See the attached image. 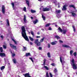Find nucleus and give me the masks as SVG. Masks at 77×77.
I'll list each match as a JSON object with an SVG mask.
<instances>
[{
    "mask_svg": "<svg viewBox=\"0 0 77 77\" xmlns=\"http://www.w3.org/2000/svg\"><path fill=\"white\" fill-rule=\"evenodd\" d=\"M0 22H2V21H0Z\"/></svg>",
    "mask_w": 77,
    "mask_h": 77,
    "instance_id": "nucleus-63",
    "label": "nucleus"
},
{
    "mask_svg": "<svg viewBox=\"0 0 77 77\" xmlns=\"http://www.w3.org/2000/svg\"><path fill=\"white\" fill-rule=\"evenodd\" d=\"M32 13V14H34V13H36V11L34 10H33L32 9L30 11Z\"/></svg>",
    "mask_w": 77,
    "mask_h": 77,
    "instance_id": "nucleus-17",
    "label": "nucleus"
},
{
    "mask_svg": "<svg viewBox=\"0 0 77 77\" xmlns=\"http://www.w3.org/2000/svg\"><path fill=\"white\" fill-rule=\"evenodd\" d=\"M23 11H25V12H26V8L25 7L23 8Z\"/></svg>",
    "mask_w": 77,
    "mask_h": 77,
    "instance_id": "nucleus-41",
    "label": "nucleus"
},
{
    "mask_svg": "<svg viewBox=\"0 0 77 77\" xmlns=\"http://www.w3.org/2000/svg\"><path fill=\"white\" fill-rule=\"evenodd\" d=\"M22 33V35L25 39L26 41H27L28 42H29V39L28 37L27 36L26 33V29H25V27L24 26H23L21 27Z\"/></svg>",
    "mask_w": 77,
    "mask_h": 77,
    "instance_id": "nucleus-1",
    "label": "nucleus"
},
{
    "mask_svg": "<svg viewBox=\"0 0 77 77\" xmlns=\"http://www.w3.org/2000/svg\"><path fill=\"white\" fill-rule=\"evenodd\" d=\"M7 24H8V26H9V20H8V19H7Z\"/></svg>",
    "mask_w": 77,
    "mask_h": 77,
    "instance_id": "nucleus-30",
    "label": "nucleus"
},
{
    "mask_svg": "<svg viewBox=\"0 0 77 77\" xmlns=\"http://www.w3.org/2000/svg\"><path fill=\"white\" fill-rule=\"evenodd\" d=\"M13 61L14 63H17V61H16V59H13Z\"/></svg>",
    "mask_w": 77,
    "mask_h": 77,
    "instance_id": "nucleus-24",
    "label": "nucleus"
},
{
    "mask_svg": "<svg viewBox=\"0 0 77 77\" xmlns=\"http://www.w3.org/2000/svg\"><path fill=\"white\" fill-rule=\"evenodd\" d=\"M58 8H60V5H59Z\"/></svg>",
    "mask_w": 77,
    "mask_h": 77,
    "instance_id": "nucleus-59",
    "label": "nucleus"
},
{
    "mask_svg": "<svg viewBox=\"0 0 77 77\" xmlns=\"http://www.w3.org/2000/svg\"><path fill=\"white\" fill-rule=\"evenodd\" d=\"M0 51L1 53H2L3 51V48L2 47H0Z\"/></svg>",
    "mask_w": 77,
    "mask_h": 77,
    "instance_id": "nucleus-26",
    "label": "nucleus"
},
{
    "mask_svg": "<svg viewBox=\"0 0 77 77\" xmlns=\"http://www.w3.org/2000/svg\"><path fill=\"white\" fill-rule=\"evenodd\" d=\"M73 55H74V56L75 57L77 56V52H75L73 54Z\"/></svg>",
    "mask_w": 77,
    "mask_h": 77,
    "instance_id": "nucleus-38",
    "label": "nucleus"
},
{
    "mask_svg": "<svg viewBox=\"0 0 77 77\" xmlns=\"http://www.w3.org/2000/svg\"><path fill=\"white\" fill-rule=\"evenodd\" d=\"M51 24H50V23H48L47 24H46L45 25V27H49V26H50V25Z\"/></svg>",
    "mask_w": 77,
    "mask_h": 77,
    "instance_id": "nucleus-22",
    "label": "nucleus"
},
{
    "mask_svg": "<svg viewBox=\"0 0 77 77\" xmlns=\"http://www.w3.org/2000/svg\"><path fill=\"white\" fill-rule=\"evenodd\" d=\"M62 47H65L66 48H71L69 45H62Z\"/></svg>",
    "mask_w": 77,
    "mask_h": 77,
    "instance_id": "nucleus-7",
    "label": "nucleus"
},
{
    "mask_svg": "<svg viewBox=\"0 0 77 77\" xmlns=\"http://www.w3.org/2000/svg\"><path fill=\"white\" fill-rule=\"evenodd\" d=\"M72 53H73V51H70V55H72Z\"/></svg>",
    "mask_w": 77,
    "mask_h": 77,
    "instance_id": "nucleus-36",
    "label": "nucleus"
},
{
    "mask_svg": "<svg viewBox=\"0 0 77 77\" xmlns=\"http://www.w3.org/2000/svg\"><path fill=\"white\" fill-rule=\"evenodd\" d=\"M23 20L25 23H26V22H27V20H26V15H24Z\"/></svg>",
    "mask_w": 77,
    "mask_h": 77,
    "instance_id": "nucleus-10",
    "label": "nucleus"
},
{
    "mask_svg": "<svg viewBox=\"0 0 77 77\" xmlns=\"http://www.w3.org/2000/svg\"><path fill=\"white\" fill-rule=\"evenodd\" d=\"M54 73H56V72H57V69L56 68L54 69Z\"/></svg>",
    "mask_w": 77,
    "mask_h": 77,
    "instance_id": "nucleus-33",
    "label": "nucleus"
},
{
    "mask_svg": "<svg viewBox=\"0 0 77 77\" xmlns=\"http://www.w3.org/2000/svg\"><path fill=\"white\" fill-rule=\"evenodd\" d=\"M59 42L60 43H63V42L61 40H59Z\"/></svg>",
    "mask_w": 77,
    "mask_h": 77,
    "instance_id": "nucleus-43",
    "label": "nucleus"
},
{
    "mask_svg": "<svg viewBox=\"0 0 77 77\" xmlns=\"http://www.w3.org/2000/svg\"><path fill=\"white\" fill-rule=\"evenodd\" d=\"M5 68V66H3L1 68V70H3V69H4Z\"/></svg>",
    "mask_w": 77,
    "mask_h": 77,
    "instance_id": "nucleus-27",
    "label": "nucleus"
},
{
    "mask_svg": "<svg viewBox=\"0 0 77 77\" xmlns=\"http://www.w3.org/2000/svg\"><path fill=\"white\" fill-rule=\"evenodd\" d=\"M63 34H66V32H67V30L66 29H63Z\"/></svg>",
    "mask_w": 77,
    "mask_h": 77,
    "instance_id": "nucleus-20",
    "label": "nucleus"
},
{
    "mask_svg": "<svg viewBox=\"0 0 77 77\" xmlns=\"http://www.w3.org/2000/svg\"><path fill=\"white\" fill-rule=\"evenodd\" d=\"M25 56L26 57L29 56H30V53H26Z\"/></svg>",
    "mask_w": 77,
    "mask_h": 77,
    "instance_id": "nucleus-19",
    "label": "nucleus"
},
{
    "mask_svg": "<svg viewBox=\"0 0 77 77\" xmlns=\"http://www.w3.org/2000/svg\"><path fill=\"white\" fill-rule=\"evenodd\" d=\"M3 48H6V46L5 45H3Z\"/></svg>",
    "mask_w": 77,
    "mask_h": 77,
    "instance_id": "nucleus-45",
    "label": "nucleus"
},
{
    "mask_svg": "<svg viewBox=\"0 0 77 77\" xmlns=\"http://www.w3.org/2000/svg\"><path fill=\"white\" fill-rule=\"evenodd\" d=\"M15 56V54H12V57H14Z\"/></svg>",
    "mask_w": 77,
    "mask_h": 77,
    "instance_id": "nucleus-49",
    "label": "nucleus"
},
{
    "mask_svg": "<svg viewBox=\"0 0 77 77\" xmlns=\"http://www.w3.org/2000/svg\"><path fill=\"white\" fill-rule=\"evenodd\" d=\"M25 1L26 2V3L27 5H28V7H29L30 6V4L29 3V1L27 0H25Z\"/></svg>",
    "mask_w": 77,
    "mask_h": 77,
    "instance_id": "nucleus-16",
    "label": "nucleus"
},
{
    "mask_svg": "<svg viewBox=\"0 0 77 77\" xmlns=\"http://www.w3.org/2000/svg\"><path fill=\"white\" fill-rule=\"evenodd\" d=\"M29 34H30V32H29Z\"/></svg>",
    "mask_w": 77,
    "mask_h": 77,
    "instance_id": "nucleus-61",
    "label": "nucleus"
},
{
    "mask_svg": "<svg viewBox=\"0 0 77 77\" xmlns=\"http://www.w3.org/2000/svg\"><path fill=\"white\" fill-rule=\"evenodd\" d=\"M60 60L61 63H62L63 61H62V57H60Z\"/></svg>",
    "mask_w": 77,
    "mask_h": 77,
    "instance_id": "nucleus-39",
    "label": "nucleus"
},
{
    "mask_svg": "<svg viewBox=\"0 0 77 77\" xmlns=\"http://www.w3.org/2000/svg\"><path fill=\"white\" fill-rule=\"evenodd\" d=\"M0 56L1 57H6V54L5 53H0Z\"/></svg>",
    "mask_w": 77,
    "mask_h": 77,
    "instance_id": "nucleus-8",
    "label": "nucleus"
},
{
    "mask_svg": "<svg viewBox=\"0 0 77 77\" xmlns=\"http://www.w3.org/2000/svg\"><path fill=\"white\" fill-rule=\"evenodd\" d=\"M48 48H50V44L48 43Z\"/></svg>",
    "mask_w": 77,
    "mask_h": 77,
    "instance_id": "nucleus-46",
    "label": "nucleus"
},
{
    "mask_svg": "<svg viewBox=\"0 0 77 77\" xmlns=\"http://www.w3.org/2000/svg\"><path fill=\"white\" fill-rule=\"evenodd\" d=\"M51 65L53 66H55V64L54 63H52Z\"/></svg>",
    "mask_w": 77,
    "mask_h": 77,
    "instance_id": "nucleus-42",
    "label": "nucleus"
},
{
    "mask_svg": "<svg viewBox=\"0 0 77 77\" xmlns=\"http://www.w3.org/2000/svg\"><path fill=\"white\" fill-rule=\"evenodd\" d=\"M69 8H74V9L75 10L76 8L74 6V5H69Z\"/></svg>",
    "mask_w": 77,
    "mask_h": 77,
    "instance_id": "nucleus-13",
    "label": "nucleus"
},
{
    "mask_svg": "<svg viewBox=\"0 0 77 77\" xmlns=\"http://www.w3.org/2000/svg\"><path fill=\"white\" fill-rule=\"evenodd\" d=\"M36 38H40V36H36Z\"/></svg>",
    "mask_w": 77,
    "mask_h": 77,
    "instance_id": "nucleus-50",
    "label": "nucleus"
},
{
    "mask_svg": "<svg viewBox=\"0 0 77 77\" xmlns=\"http://www.w3.org/2000/svg\"><path fill=\"white\" fill-rule=\"evenodd\" d=\"M10 47H11V48L14 49V50H17V46L14 45H12L11 44H10Z\"/></svg>",
    "mask_w": 77,
    "mask_h": 77,
    "instance_id": "nucleus-4",
    "label": "nucleus"
},
{
    "mask_svg": "<svg viewBox=\"0 0 77 77\" xmlns=\"http://www.w3.org/2000/svg\"><path fill=\"white\" fill-rule=\"evenodd\" d=\"M1 25H2V23H1Z\"/></svg>",
    "mask_w": 77,
    "mask_h": 77,
    "instance_id": "nucleus-64",
    "label": "nucleus"
},
{
    "mask_svg": "<svg viewBox=\"0 0 77 77\" xmlns=\"http://www.w3.org/2000/svg\"><path fill=\"white\" fill-rule=\"evenodd\" d=\"M1 38L2 39H3V35H1Z\"/></svg>",
    "mask_w": 77,
    "mask_h": 77,
    "instance_id": "nucleus-51",
    "label": "nucleus"
},
{
    "mask_svg": "<svg viewBox=\"0 0 77 77\" xmlns=\"http://www.w3.org/2000/svg\"><path fill=\"white\" fill-rule=\"evenodd\" d=\"M2 12L3 14H5V7L4 5H2Z\"/></svg>",
    "mask_w": 77,
    "mask_h": 77,
    "instance_id": "nucleus-5",
    "label": "nucleus"
},
{
    "mask_svg": "<svg viewBox=\"0 0 77 77\" xmlns=\"http://www.w3.org/2000/svg\"><path fill=\"white\" fill-rule=\"evenodd\" d=\"M44 67L46 69V70H48V67L45 66H44Z\"/></svg>",
    "mask_w": 77,
    "mask_h": 77,
    "instance_id": "nucleus-34",
    "label": "nucleus"
},
{
    "mask_svg": "<svg viewBox=\"0 0 77 77\" xmlns=\"http://www.w3.org/2000/svg\"><path fill=\"white\" fill-rule=\"evenodd\" d=\"M46 62V60L45 59H44V63H43V65L44 66L45 65V62Z\"/></svg>",
    "mask_w": 77,
    "mask_h": 77,
    "instance_id": "nucleus-32",
    "label": "nucleus"
},
{
    "mask_svg": "<svg viewBox=\"0 0 77 77\" xmlns=\"http://www.w3.org/2000/svg\"><path fill=\"white\" fill-rule=\"evenodd\" d=\"M51 9V7L49 8H45L43 9V11L44 12H45V11H50V10Z\"/></svg>",
    "mask_w": 77,
    "mask_h": 77,
    "instance_id": "nucleus-6",
    "label": "nucleus"
},
{
    "mask_svg": "<svg viewBox=\"0 0 77 77\" xmlns=\"http://www.w3.org/2000/svg\"><path fill=\"white\" fill-rule=\"evenodd\" d=\"M37 34L38 35H39L40 34V33H39V32H37Z\"/></svg>",
    "mask_w": 77,
    "mask_h": 77,
    "instance_id": "nucleus-57",
    "label": "nucleus"
},
{
    "mask_svg": "<svg viewBox=\"0 0 77 77\" xmlns=\"http://www.w3.org/2000/svg\"><path fill=\"white\" fill-rule=\"evenodd\" d=\"M44 39H45V37H43L40 40V42H39V40L38 39H36L35 40L34 43L37 46H41V42H43Z\"/></svg>",
    "mask_w": 77,
    "mask_h": 77,
    "instance_id": "nucleus-2",
    "label": "nucleus"
},
{
    "mask_svg": "<svg viewBox=\"0 0 77 77\" xmlns=\"http://www.w3.org/2000/svg\"><path fill=\"white\" fill-rule=\"evenodd\" d=\"M56 3V2H54V3Z\"/></svg>",
    "mask_w": 77,
    "mask_h": 77,
    "instance_id": "nucleus-62",
    "label": "nucleus"
},
{
    "mask_svg": "<svg viewBox=\"0 0 77 77\" xmlns=\"http://www.w3.org/2000/svg\"><path fill=\"white\" fill-rule=\"evenodd\" d=\"M30 44L31 45H33V43H32V42H30Z\"/></svg>",
    "mask_w": 77,
    "mask_h": 77,
    "instance_id": "nucleus-53",
    "label": "nucleus"
},
{
    "mask_svg": "<svg viewBox=\"0 0 77 77\" xmlns=\"http://www.w3.org/2000/svg\"><path fill=\"white\" fill-rule=\"evenodd\" d=\"M29 38L30 39V41H33V38H32L31 37H29Z\"/></svg>",
    "mask_w": 77,
    "mask_h": 77,
    "instance_id": "nucleus-29",
    "label": "nucleus"
},
{
    "mask_svg": "<svg viewBox=\"0 0 77 77\" xmlns=\"http://www.w3.org/2000/svg\"><path fill=\"white\" fill-rule=\"evenodd\" d=\"M38 22V20L37 19H36L35 20L33 21L34 24H36Z\"/></svg>",
    "mask_w": 77,
    "mask_h": 77,
    "instance_id": "nucleus-12",
    "label": "nucleus"
},
{
    "mask_svg": "<svg viewBox=\"0 0 77 77\" xmlns=\"http://www.w3.org/2000/svg\"><path fill=\"white\" fill-rule=\"evenodd\" d=\"M72 63L71 65L72 66H73V69H76L77 67L76 65L75 64V63H74V60L73 59L72 60Z\"/></svg>",
    "mask_w": 77,
    "mask_h": 77,
    "instance_id": "nucleus-3",
    "label": "nucleus"
},
{
    "mask_svg": "<svg viewBox=\"0 0 77 77\" xmlns=\"http://www.w3.org/2000/svg\"><path fill=\"white\" fill-rule=\"evenodd\" d=\"M29 59L30 60H31V61H32V62H33L34 61L33 60V59L32 57H29Z\"/></svg>",
    "mask_w": 77,
    "mask_h": 77,
    "instance_id": "nucleus-40",
    "label": "nucleus"
},
{
    "mask_svg": "<svg viewBox=\"0 0 77 77\" xmlns=\"http://www.w3.org/2000/svg\"><path fill=\"white\" fill-rule=\"evenodd\" d=\"M31 34L32 35V36H34V33H33V32L32 31H31L30 32Z\"/></svg>",
    "mask_w": 77,
    "mask_h": 77,
    "instance_id": "nucleus-37",
    "label": "nucleus"
},
{
    "mask_svg": "<svg viewBox=\"0 0 77 77\" xmlns=\"http://www.w3.org/2000/svg\"><path fill=\"white\" fill-rule=\"evenodd\" d=\"M31 18L32 20H33V17H31Z\"/></svg>",
    "mask_w": 77,
    "mask_h": 77,
    "instance_id": "nucleus-54",
    "label": "nucleus"
},
{
    "mask_svg": "<svg viewBox=\"0 0 77 77\" xmlns=\"http://www.w3.org/2000/svg\"><path fill=\"white\" fill-rule=\"evenodd\" d=\"M61 12V11H60V10H59L57 11L56 10L55 11V14H59V13H60Z\"/></svg>",
    "mask_w": 77,
    "mask_h": 77,
    "instance_id": "nucleus-14",
    "label": "nucleus"
},
{
    "mask_svg": "<svg viewBox=\"0 0 77 77\" xmlns=\"http://www.w3.org/2000/svg\"><path fill=\"white\" fill-rule=\"evenodd\" d=\"M42 30H44V29H42Z\"/></svg>",
    "mask_w": 77,
    "mask_h": 77,
    "instance_id": "nucleus-60",
    "label": "nucleus"
},
{
    "mask_svg": "<svg viewBox=\"0 0 77 77\" xmlns=\"http://www.w3.org/2000/svg\"><path fill=\"white\" fill-rule=\"evenodd\" d=\"M49 74L50 77H53V75H52V74H51V73H49Z\"/></svg>",
    "mask_w": 77,
    "mask_h": 77,
    "instance_id": "nucleus-47",
    "label": "nucleus"
},
{
    "mask_svg": "<svg viewBox=\"0 0 77 77\" xmlns=\"http://www.w3.org/2000/svg\"><path fill=\"white\" fill-rule=\"evenodd\" d=\"M23 51H26V48L24 46H23Z\"/></svg>",
    "mask_w": 77,
    "mask_h": 77,
    "instance_id": "nucleus-23",
    "label": "nucleus"
},
{
    "mask_svg": "<svg viewBox=\"0 0 77 77\" xmlns=\"http://www.w3.org/2000/svg\"><path fill=\"white\" fill-rule=\"evenodd\" d=\"M11 5H12V7L13 8V9L14 10V3H12Z\"/></svg>",
    "mask_w": 77,
    "mask_h": 77,
    "instance_id": "nucleus-35",
    "label": "nucleus"
},
{
    "mask_svg": "<svg viewBox=\"0 0 77 77\" xmlns=\"http://www.w3.org/2000/svg\"><path fill=\"white\" fill-rule=\"evenodd\" d=\"M55 38H56L58 40L60 39V37L58 35H56L55 36Z\"/></svg>",
    "mask_w": 77,
    "mask_h": 77,
    "instance_id": "nucleus-15",
    "label": "nucleus"
},
{
    "mask_svg": "<svg viewBox=\"0 0 77 77\" xmlns=\"http://www.w3.org/2000/svg\"><path fill=\"white\" fill-rule=\"evenodd\" d=\"M14 42L15 44H17V42H16V41H15V40L14 41Z\"/></svg>",
    "mask_w": 77,
    "mask_h": 77,
    "instance_id": "nucleus-52",
    "label": "nucleus"
},
{
    "mask_svg": "<svg viewBox=\"0 0 77 77\" xmlns=\"http://www.w3.org/2000/svg\"><path fill=\"white\" fill-rule=\"evenodd\" d=\"M12 41H14H14H15V40H14V39H12Z\"/></svg>",
    "mask_w": 77,
    "mask_h": 77,
    "instance_id": "nucleus-55",
    "label": "nucleus"
},
{
    "mask_svg": "<svg viewBox=\"0 0 77 77\" xmlns=\"http://www.w3.org/2000/svg\"><path fill=\"white\" fill-rule=\"evenodd\" d=\"M47 55L48 57H49V58L51 57V56H50V52H48L47 53Z\"/></svg>",
    "mask_w": 77,
    "mask_h": 77,
    "instance_id": "nucleus-25",
    "label": "nucleus"
},
{
    "mask_svg": "<svg viewBox=\"0 0 77 77\" xmlns=\"http://www.w3.org/2000/svg\"><path fill=\"white\" fill-rule=\"evenodd\" d=\"M38 49L39 50H42V48L41 47H40L38 48Z\"/></svg>",
    "mask_w": 77,
    "mask_h": 77,
    "instance_id": "nucleus-48",
    "label": "nucleus"
},
{
    "mask_svg": "<svg viewBox=\"0 0 77 77\" xmlns=\"http://www.w3.org/2000/svg\"><path fill=\"white\" fill-rule=\"evenodd\" d=\"M49 30H52V29H51V27H49V29H48Z\"/></svg>",
    "mask_w": 77,
    "mask_h": 77,
    "instance_id": "nucleus-44",
    "label": "nucleus"
},
{
    "mask_svg": "<svg viewBox=\"0 0 77 77\" xmlns=\"http://www.w3.org/2000/svg\"><path fill=\"white\" fill-rule=\"evenodd\" d=\"M58 30H59V31H60L61 33H62V32H63V30H62V29H61V28H60V27H59L58 28Z\"/></svg>",
    "mask_w": 77,
    "mask_h": 77,
    "instance_id": "nucleus-21",
    "label": "nucleus"
},
{
    "mask_svg": "<svg viewBox=\"0 0 77 77\" xmlns=\"http://www.w3.org/2000/svg\"><path fill=\"white\" fill-rule=\"evenodd\" d=\"M42 0H38V1H39V2H41V1H42Z\"/></svg>",
    "mask_w": 77,
    "mask_h": 77,
    "instance_id": "nucleus-56",
    "label": "nucleus"
},
{
    "mask_svg": "<svg viewBox=\"0 0 77 77\" xmlns=\"http://www.w3.org/2000/svg\"><path fill=\"white\" fill-rule=\"evenodd\" d=\"M42 17L43 20H45V17L42 14Z\"/></svg>",
    "mask_w": 77,
    "mask_h": 77,
    "instance_id": "nucleus-31",
    "label": "nucleus"
},
{
    "mask_svg": "<svg viewBox=\"0 0 77 77\" xmlns=\"http://www.w3.org/2000/svg\"><path fill=\"white\" fill-rule=\"evenodd\" d=\"M11 53H12V52L11 51Z\"/></svg>",
    "mask_w": 77,
    "mask_h": 77,
    "instance_id": "nucleus-58",
    "label": "nucleus"
},
{
    "mask_svg": "<svg viewBox=\"0 0 77 77\" xmlns=\"http://www.w3.org/2000/svg\"><path fill=\"white\" fill-rule=\"evenodd\" d=\"M73 12H71V13L72 14V15L73 17H75L76 16V14L75 13H73Z\"/></svg>",
    "mask_w": 77,
    "mask_h": 77,
    "instance_id": "nucleus-18",
    "label": "nucleus"
},
{
    "mask_svg": "<svg viewBox=\"0 0 77 77\" xmlns=\"http://www.w3.org/2000/svg\"><path fill=\"white\" fill-rule=\"evenodd\" d=\"M72 27L73 29L74 32H75V26H72Z\"/></svg>",
    "mask_w": 77,
    "mask_h": 77,
    "instance_id": "nucleus-28",
    "label": "nucleus"
},
{
    "mask_svg": "<svg viewBox=\"0 0 77 77\" xmlns=\"http://www.w3.org/2000/svg\"><path fill=\"white\" fill-rule=\"evenodd\" d=\"M57 41H55L54 42H51V44L52 45H56V44H57Z\"/></svg>",
    "mask_w": 77,
    "mask_h": 77,
    "instance_id": "nucleus-11",
    "label": "nucleus"
},
{
    "mask_svg": "<svg viewBox=\"0 0 77 77\" xmlns=\"http://www.w3.org/2000/svg\"><path fill=\"white\" fill-rule=\"evenodd\" d=\"M66 6L64 5L62 8V11H66Z\"/></svg>",
    "mask_w": 77,
    "mask_h": 77,
    "instance_id": "nucleus-9",
    "label": "nucleus"
}]
</instances>
